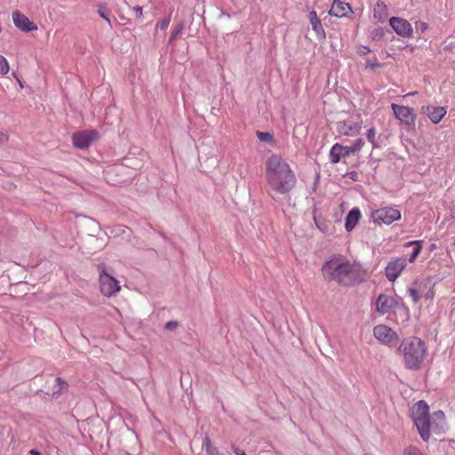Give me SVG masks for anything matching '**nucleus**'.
<instances>
[{
    "label": "nucleus",
    "mask_w": 455,
    "mask_h": 455,
    "mask_svg": "<svg viewBox=\"0 0 455 455\" xmlns=\"http://www.w3.org/2000/svg\"><path fill=\"white\" fill-rule=\"evenodd\" d=\"M185 27V21L181 20L176 26V28L172 30V35L170 36L169 43H172L176 37L181 34L183 28Z\"/></svg>",
    "instance_id": "nucleus-26"
},
{
    "label": "nucleus",
    "mask_w": 455,
    "mask_h": 455,
    "mask_svg": "<svg viewBox=\"0 0 455 455\" xmlns=\"http://www.w3.org/2000/svg\"><path fill=\"white\" fill-rule=\"evenodd\" d=\"M54 382V388H56V390H54V394H59L68 387V382L60 377L56 378Z\"/></svg>",
    "instance_id": "nucleus-24"
},
{
    "label": "nucleus",
    "mask_w": 455,
    "mask_h": 455,
    "mask_svg": "<svg viewBox=\"0 0 455 455\" xmlns=\"http://www.w3.org/2000/svg\"><path fill=\"white\" fill-rule=\"evenodd\" d=\"M422 28H423V29H424V28H427V25H426V23H422Z\"/></svg>",
    "instance_id": "nucleus-44"
},
{
    "label": "nucleus",
    "mask_w": 455,
    "mask_h": 455,
    "mask_svg": "<svg viewBox=\"0 0 455 455\" xmlns=\"http://www.w3.org/2000/svg\"><path fill=\"white\" fill-rule=\"evenodd\" d=\"M412 419L421 438L427 442L430 438V417L427 403L420 400L412 408Z\"/></svg>",
    "instance_id": "nucleus-4"
},
{
    "label": "nucleus",
    "mask_w": 455,
    "mask_h": 455,
    "mask_svg": "<svg viewBox=\"0 0 455 455\" xmlns=\"http://www.w3.org/2000/svg\"><path fill=\"white\" fill-rule=\"evenodd\" d=\"M361 124L352 120L339 121L337 123L336 130L340 135L355 136L361 132Z\"/></svg>",
    "instance_id": "nucleus-12"
},
{
    "label": "nucleus",
    "mask_w": 455,
    "mask_h": 455,
    "mask_svg": "<svg viewBox=\"0 0 455 455\" xmlns=\"http://www.w3.org/2000/svg\"><path fill=\"white\" fill-rule=\"evenodd\" d=\"M391 108L395 116L409 128H415L416 115L413 108L405 106H400L393 103Z\"/></svg>",
    "instance_id": "nucleus-8"
},
{
    "label": "nucleus",
    "mask_w": 455,
    "mask_h": 455,
    "mask_svg": "<svg viewBox=\"0 0 455 455\" xmlns=\"http://www.w3.org/2000/svg\"><path fill=\"white\" fill-rule=\"evenodd\" d=\"M133 11L135 12V15L137 18H141L142 17V7L140 6H135L133 8Z\"/></svg>",
    "instance_id": "nucleus-36"
},
{
    "label": "nucleus",
    "mask_w": 455,
    "mask_h": 455,
    "mask_svg": "<svg viewBox=\"0 0 455 455\" xmlns=\"http://www.w3.org/2000/svg\"><path fill=\"white\" fill-rule=\"evenodd\" d=\"M421 249H422V243L420 244H417L415 247H413V251L411 252V254L410 255V258H409V261L411 263L413 262L417 257L419 256V252L421 251Z\"/></svg>",
    "instance_id": "nucleus-31"
},
{
    "label": "nucleus",
    "mask_w": 455,
    "mask_h": 455,
    "mask_svg": "<svg viewBox=\"0 0 455 455\" xmlns=\"http://www.w3.org/2000/svg\"><path fill=\"white\" fill-rule=\"evenodd\" d=\"M99 269V282L100 289L104 296L111 297L120 291L119 282L113 276L112 269H109L105 264H100Z\"/></svg>",
    "instance_id": "nucleus-5"
},
{
    "label": "nucleus",
    "mask_w": 455,
    "mask_h": 455,
    "mask_svg": "<svg viewBox=\"0 0 455 455\" xmlns=\"http://www.w3.org/2000/svg\"><path fill=\"white\" fill-rule=\"evenodd\" d=\"M310 23L312 25L313 30L322 38L325 37V32L322 26L320 19L317 17L316 12L315 11L310 12Z\"/></svg>",
    "instance_id": "nucleus-19"
},
{
    "label": "nucleus",
    "mask_w": 455,
    "mask_h": 455,
    "mask_svg": "<svg viewBox=\"0 0 455 455\" xmlns=\"http://www.w3.org/2000/svg\"><path fill=\"white\" fill-rule=\"evenodd\" d=\"M97 13L100 15V17H101L108 22V24L109 25L110 28H112V23L110 20V12L107 8L106 4H97Z\"/></svg>",
    "instance_id": "nucleus-23"
},
{
    "label": "nucleus",
    "mask_w": 455,
    "mask_h": 455,
    "mask_svg": "<svg viewBox=\"0 0 455 455\" xmlns=\"http://www.w3.org/2000/svg\"><path fill=\"white\" fill-rule=\"evenodd\" d=\"M364 144L363 139L359 138L355 140V142L351 146H343L344 153L343 157H347L351 155H354L360 151Z\"/></svg>",
    "instance_id": "nucleus-20"
},
{
    "label": "nucleus",
    "mask_w": 455,
    "mask_h": 455,
    "mask_svg": "<svg viewBox=\"0 0 455 455\" xmlns=\"http://www.w3.org/2000/svg\"><path fill=\"white\" fill-rule=\"evenodd\" d=\"M435 292L433 287L430 288L425 294L424 297L427 299H431L434 298Z\"/></svg>",
    "instance_id": "nucleus-35"
},
{
    "label": "nucleus",
    "mask_w": 455,
    "mask_h": 455,
    "mask_svg": "<svg viewBox=\"0 0 455 455\" xmlns=\"http://www.w3.org/2000/svg\"><path fill=\"white\" fill-rule=\"evenodd\" d=\"M29 453H30L31 455H43L41 452H39V451H38L37 450H36V449H32V450H30Z\"/></svg>",
    "instance_id": "nucleus-41"
},
{
    "label": "nucleus",
    "mask_w": 455,
    "mask_h": 455,
    "mask_svg": "<svg viewBox=\"0 0 455 455\" xmlns=\"http://www.w3.org/2000/svg\"><path fill=\"white\" fill-rule=\"evenodd\" d=\"M374 337L383 344L393 346L399 339L397 333L390 327L385 324H379L373 328Z\"/></svg>",
    "instance_id": "nucleus-7"
},
{
    "label": "nucleus",
    "mask_w": 455,
    "mask_h": 455,
    "mask_svg": "<svg viewBox=\"0 0 455 455\" xmlns=\"http://www.w3.org/2000/svg\"><path fill=\"white\" fill-rule=\"evenodd\" d=\"M446 425L445 415L443 411H436L430 418V431L440 434L444 430Z\"/></svg>",
    "instance_id": "nucleus-16"
},
{
    "label": "nucleus",
    "mask_w": 455,
    "mask_h": 455,
    "mask_svg": "<svg viewBox=\"0 0 455 455\" xmlns=\"http://www.w3.org/2000/svg\"><path fill=\"white\" fill-rule=\"evenodd\" d=\"M398 299L386 294H379L375 302L376 312L379 315H386L398 305Z\"/></svg>",
    "instance_id": "nucleus-10"
},
{
    "label": "nucleus",
    "mask_w": 455,
    "mask_h": 455,
    "mask_svg": "<svg viewBox=\"0 0 455 455\" xmlns=\"http://www.w3.org/2000/svg\"><path fill=\"white\" fill-rule=\"evenodd\" d=\"M383 30L382 28H378V29H375L373 32H372V35L374 37H381L383 36Z\"/></svg>",
    "instance_id": "nucleus-39"
},
{
    "label": "nucleus",
    "mask_w": 455,
    "mask_h": 455,
    "mask_svg": "<svg viewBox=\"0 0 455 455\" xmlns=\"http://www.w3.org/2000/svg\"><path fill=\"white\" fill-rule=\"evenodd\" d=\"M369 52H370L369 47L364 46V45L360 46V48H359V54L366 55Z\"/></svg>",
    "instance_id": "nucleus-37"
},
{
    "label": "nucleus",
    "mask_w": 455,
    "mask_h": 455,
    "mask_svg": "<svg viewBox=\"0 0 455 455\" xmlns=\"http://www.w3.org/2000/svg\"><path fill=\"white\" fill-rule=\"evenodd\" d=\"M374 17L383 22L387 17V7L383 2H378L374 7Z\"/></svg>",
    "instance_id": "nucleus-22"
},
{
    "label": "nucleus",
    "mask_w": 455,
    "mask_h": 455,
    "mask_svg": "<svg viewBox=\"0 0 455 455\" xmlns=\"http://www.w3.org/2000/svg\"><path fill=\"white\" fill-rule=\"evenodd\" d=\"M344 148L343 146L336 143L334 144L330 150V161L332 164H337L340 161V158L343 157Z\"/></svg>",
    "instance_id": "nucleus-21"
},
{
    "label": "nucleus",
    "mask_w": 455,
    "mask_h": 455,
    "mask_svg": "<svg viewBox=\"0 0 455 455\" xmlns=\"http://www.w3.org/2000/svg\"><path fill=\"white\" fill-rule=\"evenodd\" d=\"M389 24L399 36H411L412 34L411 25L404 19L392 17L389 20Z\"/></svg>",
    "instance_id": "nucleus-13"
},
{
    "label": "nucleus",
    "mask_w": 455,
    "mask_h": 455,
    "mask_svg": "<svg viewBox=\"0 0 455 455\" xmlns=\"http://www.w3.org/2000/svg\"><path fill=\"white\" fill-rule=\"evenodd\" d=\"M379 66V64H376V63H368L366 65V68H374L375 67Z\"/></svg>",
    "instance_id": "nucleus-43"
},
{
    "label": "nucleus",
    "mask_w": 455,
    "mask_h": 455,
    "mask_svg": "<svg viewBox=\"0 0 455 455\" xmlns=\"http://www.w3.org/2000/svg\"><path fill=\"white\" fill-rule=\"evenodd\" d=\"M371 219L379 224L390 225L401 219V212L392 207H384L371 212Z\"/></svg>",
    "instance_id": "nucleus-6"
},
{
    "label": "nucleus",
    "mask_w": 455,
    "mask_h": 455,
    "mask_svg": "<svg viewBox=\"0 0 455 455\" xmlns=\"http://www.w3.org/2000/svg\"><path fill=\"white\" fill-rule=\"evenodd\" d=\"M421 113L427 115L434 124H438L446 115L447 110L444 107L427 105L421 107Z\"/></svg>",
    "instance_id": "nucleus-14"
},
{
    "label": "nucleus",
    "mask_w": 455,
    "mask_h": 455,
    "mask_svg": "<svg viewBox=\"0 0 455 455\" xmlns=\"http://www.w3.org/2000/svg\"><path fill=\"white\" fill-rule=\"evenodd\" d=\"M350 175V178L354 180H356V177H357V172H352L349 173Z\"/></svg>",
    "instance_id": "nucleus-42"
},
{
    "label": "nucleus",
    "mask_w": 455,
    "mask_h": 455,
    "mask_svg": "<svg viewBox=\"0 0 455 455\" xmlns=\"http://www.w3.org/2000/svg\"><path fill=\"white\" fill-rule=\"evenodd\" d=\"M256 134L261 142L270 143L274 140V136L270 132L258 131Z\"/></svg>",
    "instance_id": "nucleus-28"
},
{
    "label": "nucleus",
    "mask_w": 455,
    "mask_h": 455,
    "mask_svg": "<svg viewBox=\"0 0 455 455\" xmlns=\"http://www.w3.org/2000/svg\"><path fill=\"white\" fill-rule=\"evenodd\" d=\"M179 326V322L169 321L165 323L164 329L167 331H174Z\"/></svg>",
    "instance_id": "nucleus-33"
},
{
    "label": "nucleus",
    "mask_w": 455,
    "mask_h": 455,
    "mask_svg": "<svg viewBox=\"0 0 455 455\" xmlns=\"http://www.w3.org/2000/svg\"><path fill=\"white\" fill-rule=\"evenodd\" d=\"M12 21L18 28L24 32H29L36 29V27L29 20V19L19 11L12 12Z\"/></svg>",
    "instance_id": "nucleus-15"
},
{
    "label": "nucleus",
    "mask_w": 455,
    "mask_h": 455,
    "mask_svg": "<svg viewBox=\"0 0 455 455\" xmlns=\"http://www.w3.org/2000/svg\"><path fill=\"white\" fill-rule=\"evenodd\" d=\"M405 267L404 259L399 258L390 261L385 268L386 277L388 281L395 282Z\"/></svg>",
    "instance_id": "nucleus-11"
},
{
    "label": "nucleus",
    "mask_w": 455,
    "mask_h": 455,
    "mask_svg": "<svg viewBox=\"0 0 455 455\" xmlns=\"http://www.w3.org/2000/svg\"><path fill=\"white\" fill-rule=\"evenodd\" d=\"M266 180L267 194L275 202H280L279 196L288 195L297 183L289 164L278 155L270 156L266 162Z\"/></svg>",
    "instance_id": "nucleus-1"
},
{
    "label": "nucleus",
    "mask_w": 455,
    "mask_h": 455,
    "mask_svg": "<svg viewBox=\"0 0 455 455\" xmlns=\"http://www.w3.org/2000/svg\"><path fill=\"white\" fill-rule=\"evenodd\" d=\"M9 71V64L7 60L3 56L0 55V74L5 75Z\"/></svg>",
    "instance_id": "nucleus-30"
},
{
    "label": "nucleus",
    "mask_w": 455,
    "mask_h": 455,
    "mask_svg": "<svg viewBox=\"0 0 455 455\" xmlns=\"http://www.w3.org/2000/svg\"><path fill=\"white\" fill-rule=\"evenodd\" d=\"M322 275L326 282H336L344 286L354 283L352 279L353 265L342 255L336 254L322 266Z\"/></svg>",
    "instance_id": "nucleus-3"
},
{
    "label": "nucleus",
    "mask_w": 455,
    "mask_h": 455,
    "mask_svg": "<svg viewBox=\"0 0 455 455\" xmlns=\"http://www.w3.org/2000/svg\"><path fill=\"white\" fill-rule=\"evenodd\" d=\"M97 138L98 132L95 130H88L74 133L72 140L76 148L84 149L87 148Z\"/></svg>",
    "instance_id": "nucleus-9"
},
{
    "label": "nucleus",
    "mask_w": 455,
    "mask_h": 455,
    "mask_svg": "<svg viewBox=\"0 0 455 455\" xmlns=\"http://www.w3.org/2000/svg\"><path fill=\"white\" fill-rule=\"evenodd\" d=\"M348 12H352V9L348 4L341 2L340 0H334L329 11V14L342 18L347 16Z\"/></svg>",
    "instance_id": "nucleus-17"
},
{
    "label": "nucleus",
    "mask_w": 455,
    "mask_h": 455,
    "mask_svg": "<svg viewBox=\"0 0 455 455\" xmlns=\"http://www.w3.org/2000/svg\"><path fill=\"white\" fill-rule=\"evenodd\" d=\"M170 24V18H165L156 24V27L161 30H164Z\"/></svg>",
    "instance_id": "nucleus-34"
},
{
    "label": "nucleus",
    "mask_w": 455,
    "mask_h": 455,
    "mask_svg": "<svg viewBox=\"0 0 455 455\" xmlns=\"http://www.w3.org/2000/svg\"><path fill=\"white\" fill-rule=\"evenodd\" d=\"M232 450L236 455H247L243 450L235 445L232 446Z\"/></svg>",
    "instance_id": "nucleus-38"
},
{
    "label": "nucleus",
    "mask_w": 455,
    "mask_h": 455,
    "mask_svg": "<svg viewBox=\"0 0 455 455\" xmlns=\"http://www.w3.org/2000/svg\"><path fill=\"white\" fill-rule=\"evenodd\" d=\"M397 354L403 357L405 368L421 369L427 355L426 343L416 336L403 339L397 348Z\"/></svg>",
    "instance_id": "nucleus-2"
},
{
    "label": "nucleus",
    "mask_w": 455,
    "mask_h": 455,
    "mask_svg": "<svg viewBox=\"0 0 455 455\" xmlns=\"http://www.w3.org/2000/svg\"><path fill=\"white\" fill-rule=\"evenodd\" d=\"M361 218V212L355 207L349 211L346 217L345 228L347 231H352Z\"/></svg>",
    "instance_id": "nucleus-18"
},
{
    "label": "nucleus",
    "mask_w": 455,
    "mask_h": 455,
    "mask_svg": "<svg viewBox=\"0 0 455 455\" xmlns=\"http://www.w3.org/2000/svg\"><path fill=\"white\" fill-rule=\"evenodd\" d=\"M408 292L410 294V296L411 297L412 300L414 303H417L419 302V299H420V296L419 294V291L415 288H410L408 290Z\"/></svg>",
    "instance_id": "nucleus-32"
},
{
    "label": "nucleus",
    "mask_w": 455,
    "mask_h": 455,
    "mask_svg": "<svg viewBox=\"0 0 455 455\" xmlns=\"http://www.w3.org/2000/svg\"><path fill=\"white\" fill-rule=\"evenodd\" d=\"M203 446L205 448L207 453L211 455H217L219 453L217 448L212 445L211 439L207 435L204 437L203 441Z\"/></svg>",
    "instance_id": "nucleus-25"
},
{
    "label": "nucleus",
    "mask_w": 455,
    "mask_h": 455,
    "mask_svg": "<svg viewBox=\"0 0 455 455\" xmlns=\"http://www.w3.org/2000/svg\"><path fill=\"white\" fill-rule=\"evenodd\" d=\"M403 455H424V454L418 447L410 445L404 449Z\"/></svg>",
    "instance_id": "nucleus-29"
},
{
    "label": "nucleus",
    "mask_w": 455,
    "mask_h": 455,
    "mask_svg": "<svg viewBox=\"0 0 455 455\" xmlns=\"http://www.w3.org/2000/svg\"><path fill=\"white\" fill-rule=\"evenodd\" d=\"M366 137L368 141L371 143L373 148H379V144L375 140L376 129L374 127H371L367 131Z\"/></svg>",
    "instance_id": "nucleus-27"
},
{
    "label": "nucleus",
    "mask_w": 455,
    "mask_h": 455,
    "mask_svg": "<svg viewBox=\"0 0 455 455\" xmlns=\"http://www.w3.org/2000/svg\"><path fill=\"white\" fill-rule=\"evenodd\" d=\"M423 243V241H421V240L410 241V242H407V243H405V246H407V247H408V246H413V247H415L417 244H420V243Z\"/></svg>",
    "instance_id": "nucleus-40"
}]
</instances>
